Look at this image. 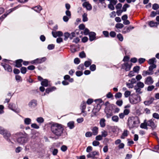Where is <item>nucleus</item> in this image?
Masks as SVG:
<instances>
[{"label":"nucleus","instance_id":"nucleus-44","mask_svg":"<svg viewBox=\"0 0 159 159\" xmlns=\"http://www.w3.org/2000/svg\"><path fill=\"white\" fill-rule=\"evenodd\" d=\"M92 63V61L90 60L89 61H86L84 63V65L86 67H89L91 64Z\"/></svg>","mask_w":159,"mask_h":159},{"label":"nucleus","instance_id":"nucleus-50","mask_svg":"<svg viewBox=\"0 0 159 159\" xmlns=\"http://www.w3.org/2000/svg\"><path fill=\"white\" fill-rule=\"evenodd\" d=\"M102 34L104 35V37L106 38H108L109 37V33L107 31H103L102 32Z\"/></svg>","mask_w":159,"mask_h":159},{"label":"nucleus","instance_id":"nucleus-51","mask_svg":"<svg viewBox=\"0 0 159 159\" xmlns=\"http://www.w3.org/2000/svg\"><path fill=\"white\" fill-rule=\"evenodd\" d=\"M124 95L125 98H128L131 95V92L129 91H126L124 93Z\"/></svg>","mask_w":159,"mask_h":159},{"label":"nucleus","instance_id":"nucleus-27","mask_svg":"<svg viewBox=\"0 0 159 159\" xmlns=\"http://www.w3.org/2000/svg\"><path fill=\"white\" fill-rule=\"evenodd\" d=\"M67 126L70 129H73L75 127L74 122L73 121H70L67 124Z\"/></svg>","mask_w":159,"mask_h":159},{"label":"nucleus","instance_id":"nucleus-55","mask_svg":"<svg viewBox=\"0 0 159 159\" xmlns=\"http://www.w3.org/2000/svg\"><path fill=\"white\" fill-rule=\"evenodd\" d=\"M107 135L108 133L107 131L104 130L102 132L101 136L102 137H105Z\"/></svg>","mask_w":159,"mask_h":159},{"label":"nucleus","instance_id":"nucleus-37","mask_svg":"<svg viewBox=\"0 0 159 159\" xmlns=\"http://www.w3.org/2000/svg\"><path fill=\"white\" fill-rule=\"evenodd\" d=\"M136 86L137 87L141 89L144 87V85L143 82L139 81L137 83V85Z\"/></svg>","mask_w":159,"mask_h":159},{"label":"nucleus","instance_id":"nucleus-6","mask_svg":"<svg viewBox=\"0 0 159 159\" xmlns=\"http://www.w3.org/2000/svg\"><path fill=\"white\" fill-rule=\"evenodd\" d=\"M132 63L125 62L121 65V69L124 70L125 71H129L132 67Z\"/></svg>","mask_w":159,"mask_h":159},{"label":"nucleus","instance_id":"nucleus-32","mask_svg":"<svg viewBox=\"0 0 159 159\" xmlns=\"http://www.w3.org/2000/svg\"><path fill=\"white\" fill-rule=\"evenodd\" d=\"M149 25L151 27H157V23L153 21H151L149 22Z\"/></svg>","mask_w":159,"mask_h":159},{"label":"nucleus","instance_id":"nucleus-24","mask_svg":"<svg viewBox=\"0 0 159 159\" xmlns=\"http://www.w3.org/2000/svg\"><path fill=\"white\" fill-rule=\"evenodd\" d=\"M106 120L105 119L102 118L100 119V120L99 124L100 126L102 128L105 127L106 126Z\"/></svg>","mask_w":159,"mask_h":159},{"label":"nucleus","instance_id":"nucleus-1","mask_svg":"<svg viewBox=\"0 0 159 159\" xmlns=\"http://www.w3.org/2000/svg\"><path fill=\"white\" fill-rule=\"evenodd\" d=\"M52 133L55 136L59 137L63 134L64 131V126L61 124L52 122L50 125Z\"/></svg>","mask_w":159,"mask_h":159},{"label":"nucleus","instance_id":"nucleus-60","mask_svg":"<svg viewBox=\"0 0 159 159\" xmlns=\"http://www.w3.org/2000/svg\"><path fill=\"white\" fill-rule=\"evenodd\" d=\"M108 7L111 10H113L115 9L114 6L110 3L108 5Z\"/></svg>","mask_w":159,"mask_h":159},{"label":"nucleus","instance_id":"nucleus-9","mask_svg":"<svg viewBox=\"0 0 159 159\" xmlns=\"http://www.w3.org/2000/svg\"><path fill=\"white\" fill-rule=\"evenodd\" d=\"M1 65L3 67L5 70L10 72L12 71V68L9 65L6 63H1Z\"/></svg>","mask_w":159,"mask_h":159},{"label":"nucleus","instance_id":"nucleus-63","mask_svg":"<svg viewBox=\"0 0 159 159\" xmlns=\"http://www.w3.org/2000/svg\"><path fill=\"white\" fill-rule=\"evenodd\" d=\"M75 74L77 76L79 77L81 76L83 74V73L82 71H76Z\"/></svg>","mask_w":159,"mask_h":159},{"label":"nucleus","instance_id":"nucleus-4","mask_svg":"<svg viewBox=\"0 0 159 159\" xmlns=\"http://www.w3.org/2000/svg\"><path fill=\"white\" fill-rule=\"evenodd\" d=\"M95 101L97 103V105L95 106L92 111V114L91 115V116L93 117L96 115L97 113L98 112L101 108L100 103L102 102V100L100 99H97L95 100Z\"/></svg>","mask_w":159,"mask_h":159},{"label":"nucleus","instance_id":"nucleus-25","mask_svg":"<svg viewBox=\"0 0 159 159\" xmlns=\"http://www.w3.org/2000/svg\"><path fill=\"white\" fill-rule=\"evenodd\" d=\"M92 133L94 135H97L98 133V128L96 126H94L92 129Z\"/></svg>","mask_w":159,"mask_h":159},{"label":"nucleus","instance_id":"nucleus-59","mask_svg":"<svg viewBox=\"0 0 159 159\" xmlns=\"http://www.w3.org/2000/svg\"><path fill=\"white\" fill-rule=\"evenodd\" d=\"M154 86L152 85L148 86L147 88V91H151L154 88Z\"/></svg>","mask_w":159,"mask_h":159},{"label":"nucleus","instance_id":"nucleus-15","mask_svg":"<svg viewBox=\"0 0 159 159\" xmlns=\"http://www.w3.org/2000/svg\"><path fill=\"white\" fill-rule=\"evenodd\" d=\"M134 27L131 26H130L129 27L125 26L124 28L122 31V33L124 34L129 33L130 30L134 29Z\"/></svg>","mask_w":159,"mask_h":159},{"label":"nucleus","instance_id":"nucleus-54","mask_svg":"<svg viewBox=\"0 0 159 159\" xmlns=\"http://www.w3.org/2000/svg\"><path fill=\"white\" fill-rule=\"evenodd\" d=\"M77 69L80 70H83L84 69V65L83 64H80L78 66Z\"/></svg>","mask_w":159,"mask_h":159},{"label":"nucleus","instance_id":"nucleus-7","mask_svg":"<svg viewBox=\"0 0 159 159\" xmlns=\"http://www.w3.org/2000/svg\"><path fill=\"white\" fill-rule=\"evenodd\" d=\"M47 60L45 57H44L40 58H38L32 61L30 63L32 64H37L42 63Z\"/></svg>","mask_w":159,"mask_h":159},{"label":"nucleus","instance_id":"nucleus-5","mask_svg":"<svg viewBox=\"0 0 159 159\" xmlns=\"http://www.w3.org/2000/svg\"><path fill=\"white\" fill-rule=\"evenodd\" d=\"M129 102L132 104H136L141 101L140 96L135 94H132L129 97Z\"/></svg>","mask_w":159,"mask_h":159},{"label":"nucleus","instance_id":"nucleus-46","mask_svg":"<svg viewBox=\"0 0 159 159\" xmlns=\"http://www.w3.org/2000/svg\"><path fill=\"white\" fill-rule=\"evenodd\" d=\"M112 120L113 121L115 122H117L119 120V117L117 116H114L111 118Z\"/></svg>","mask_w":159,"mask_h":159},{"label":"nucleus","instance_id":"nucleus-36","mask_svg":"<svg viewBox=\"0 0 159 159\" xmlns=\"http://www.w3.org/2000/svg\"><path fill=\"white\" fill-rule=\"evenodd\" d=\"M31 120L30 118H27L24 119V123L26 125H29L31 123Z\"/></svg>","mask_w":159,"mask_h":159},{"label":"nucleus","instance_id":"nucleus-61","mask_svg":"<svg viewBox=\"0 0 159 159\" xmlns=\"http://www.w3.org/2000/svg\"><path fill=\"white\" fill-rule=\"evenodd\" d=\"M145 61V59L143 58H141L138 59V61L140 64H142Z\"/></svg>","mask_w":159,"mask_h":159},{"label":"nucleus","instance_id":"nucleus-58","mask_svg":"<svg viewBox=\"0 0 159 159\" xmlns=\"http://www.w3.org/2000/svg\"><path fill=\"white\" fill-rule=\"evenodd\" d=\"M90 33L88 29L85 28L84 29V35H89Z\"/></svg>","mask_w":159,"mask_h":159},{"label":"nucleus","instance_id":"nucleus-41","mask_svg":"<svg viewBox=\"0 0 159 159\" xmlns=\"http://www.w3.org/2000/svg\"><path fill=\"white\" fill-rule=\"evenodd\" d=\"M15 79L17 82H21L22 80V79L20 75H16Z\"/></svg>","mask_w":159,"mask_h":159},{"label":"nucleus","instance_id":"nucleus-57","mask_svg":"<svg viewBox=\"0 0 159 159\" xmlns=\"http://www.w3.org/2000/svg\"><path fill=\"white\" fill-rule=\"evenodd\" d=\"M153 117L157 119H159V114L157 113H154L152 115Z\"/></svg>","mask_w":159,"mask_h":159},{"label":"nucleus","instance_id":"nucleus-17","mask_svg":"<svg viewBox=\"0 0 159 159\" xmlns=\"http://www.w3.org/2000/svg\"><path fill=\"white\" fill-rule=\"evenodd\" d=\"M8 107L9 109L16 113H18L19 111V110L17 111V110L15 109L16 104L14 103H10L8 104Z\"/></svg>","mask_w":159,"mask_h":159},{"label":"nucleus","instance_id":"nucleus-19","mask_svg":"<svg viewBox=\"0 0 159 159\" xmlns=\"http://www.w3.org/2000/svg\"><path fill=\"white\" fill-rule=\"evenodd\" d=\"M23 60L21 59H19L16 61V65L15 66L17 68H20L22 66V63L23 62Z\"/></svg>","mask_w":159,"mask_h":159},{"label":"nucleus","instance_id":"nucleus-62","mask_svg":"<svg viewBox=\"0 0 159 159\" xmlns=\"http://www.w3.org/2000/svg\"><path fill=\"white\" fill-rule=\"evenodd\" d=\"M122 96V93L120 92L116 93L115 95V97L116 98H120Z\"/></svg>","mask_w":159,"mask_h":159},{"label":"nucleus","instance_id":"nucleus-45","mask_svg":"<svg viewBox=\"0 0 159 159\" xmlns=\"http://www.w3.org/2000/svg\"><path fill=\"white\" fill-rule=\"evenodd\" d=\"M124 26V25L121 23H117L115 25V27L118 29H121L123 28Z\"/></svg>","mask_w":159,"mask_h":159},{"label":"nucleus","instance_id":"nucleus-42","mask_svg":"<svg viewBox=\"0 0 159 159\" xmlns=\"http://www.w3.org/2000/svg\"><path fill=\"white\" fill-rule=\"evenodd\" d=\"M130 7V5L127 4H124L122 8V11H126L127 10V8L129 7Z\"/></svg>","mask_w":159,"mask_h":159},{"label":"nucleus","instance_id":"nucleus-10","mask_svg":"<svg viewBox=\"0 0 159 159\" xmlns=\"http://www.w3.org/2000/svg\"><path fill=\"white\" fill-rule=\"evenodd\" d=\"M37 104V101L36 100L33 99L31 100L29 103V107L31 109L34 108Z\"/></svg>","mask_w":159,"mask_h":159},{"label":"nucleus","instance_id":"nucleus-3","mask_svg":"<svg viewBox=\"0 0 159 159\" xmlns=\"http://www.w3.org/2000/svg\"><path fill=\"white\" fill-rule=\"evenodd\" d=\"M140 123L139 118L138 117H129L128 120V125L129 129L137 127Z\"/></svg>","mask_w":159,"mask_h":159},{"label":"nucleus","instance_id":"nucleus-29","mask_svg":"<svg viewBox=\"0 0 159 159\" xmlns=\"http://www.w3.org/2000/svg\"><path fill=\"white\" fill-rule=\"evenodd\" d=\"M41 84L44 87H47L48 85V81L47 79H45L41 81Z\"/></svg>","mask_w":159,"mask_h":159},{"label":"nucleus","instance_id":"nucleus-47","mask_svg":"<svg viewBox=\"0 0 159 159\" xmlns=\"http://www.w3.org/2000/svg\"><path fill=\"white\" fill-rule=\"evenodd\" d=\"M37 122L40 124L43 122L44 120V119L42 117H38L36 119Z\"/></svg>","mask_w":159,"mask_h":159},{"label":"nucleus","instance_id":"nucleus-40","mask_svg":"<svg viewBox=\"0 0 159 159\" xmlns=\"http://www.w3.org/2000/svg\"><path fill=\"white\" fill-rule=\"evenodd\" d=\"M140 67L139 66H136L133 68V71L136 73H138L140 70Z\"/></svg>","mask_w":159,"mask_h":159},{"label":"nucleus","instance_id":"nucleus-30","mask_svg":"<svg viewBox=\"0 0 159 159\" xmlns=\"http://www.w3.org/2000/svg\"><path fill=\"white\" fill-rule=\"evenodd\" d=\"M128 135V131L127 130H125L122 133V134L120 137L121 139H124L125 137H126Z\"/></svg>","mask_w":159,"mask_h":159},{"label":"nucleus","instance_id":"nucleus-39","mask_svg":"<svg viewBox=\"0 0 159 159\" xmlns=\"http://www.w3.org/2000/svg\"><path fill=\"white\" fill-rule=\"evenodd\" d=\"M87 14L84 13L82 15L83 21L84 22L87 21L88 20V18L87 17Z\"/></svg>","mask_w":159,"mask_h":159},{"label":"nucleus","instance_id":"nucleus-14","mask_svg":"<svg viewBox=\"0 0 159 159\" xmlns=\"http://www.w3.org/2000/svg\"><path fill=\"white\" fill-rule=\"evenodd\" d=\"M52 34L54 38H56L57 37H61L63 36V33L61 31H57L54 32L52 31Z\"/></svg>","mask_w":159,"mask_h":159},{"label":"nucleus","instance_id":"nucleus-20","mask_svg":"<svg viewBox=\"0 0 159 159\" xmlns=\"http://www.w3.org/2000/svg\"><path fill=\"white\" fill-rule=\"evenodd\" d=\"M98 152L96 151H93L92 152L90 153H89L87 155V157L88 158H91L92 159L94 158V156L96 155H98Z\"/></svg>","mask_w":159,"mask_h":159},{"label":"nucleus","instance_id":"nucleus-34","mask_svg":"<svg viewBox=\"0 0 159 159\" xmlns=\"http://www.w3.org/2000/svg\"><path fill=\"white\" fill-rule=\"evenodd\" d=\"M157 66L156 64H153L150 66L148 68V70L149 71H152L153 73V69L156 68Z\"/></svg>","mask_w":159,"mask_h":159},{"label":"nucleus","instance_id":"nucleus-49","mask_svg":"<svg viewBox=\"0 0 159 159\" xmlns=\"http://www.w3.org/2000/svg\"><path fill=\"white\" fill-rule=\"evenodd\" d=\"M20 69L21 72L23 74H25L26 71L27 69L26 67H21Z\"/></svg>","mask_w":159,"mask_h":159},{"label":"nucleus","instance_id":"nucleus-16","mask_svg":"<svg viewBox=\"0 0 159 159\" xmlns=\"http://www.w3.org/2000/svg\"><path fill=\"white\" fill-rule=\"evenodd\" d=\"M82 6L83 7L86 8L88 10L90 11L92 9L91 5L87 2H85L83 3Z\"/></svg>","mask_w":159,"mask_h":159},{"label":"nucleus","instance_id":"nucleus-28","mask_svg":"<svg viewBox=\"0 0 159 159\" xmlns=\"http://www.w3.org/2000/svg\"><path fill=\"white\" fill-rule=\"evenodd\" d=\"M34 11L37 12H39L42 10V7L40 6H37L32 8Z\"/></svg>","mask_w":159,"mask_h":159},{"label":"nucleus","instance_id":"nucleus-38","mask_svg":"<svg viewBox=\"0 0 159 159\" xmlns=\"http://www.w3.org/2000/svg\"><path fill=\"white\" fill-rule=\"evenodd\" d=\"M18 7V6H16L15 7L13 8H12L9 9L7 11V12L6 14H7V15L10 14L13 11L16 10Z\"/></svg>","mask_w":159,"mask_h":159},{"label":"nucleus","instance_id":"nucleus-52","mask_svg":"<svg viewBox=\"0 0 159 159\" xmlns=\"http://www.w3.org/2000/svg\"><path fill=\"white\" fill-rule=\"evenodd\" d=\"M152 8L154 10H157L159 8V5L155 3L153 5Z\"/></svg>","mask_w":159,"mask_h":159},{"label":"nucleus","instance_id":"nucleus-43","mask_svg":"<svg viewBox=\"0 0 159 159\" xmlns=\"http://www.w3.org/2000/svg\"><path fill=\"white\" fill-rule=\"evenodd\" d=\"M117 37L118 39L121 42L123 40V37L122 35L120 33L117 34Z\"/></svg>","mask_w":159,"mask_h":159},{"label":"nucleus","instance_id":"nucleus-13","mask_svg":"<svg viewBox=\"0 0 159 159\" xmlns=\"http://www.w3.org/2000/svg\"><path fill=\"white\" fill-rule=\"evenodd\" d=\"M147 122L148 126L151 127L153 129L156 127V125L152 119L148 120Z\"/></svg>","mask_w":159,"mask_h":159},{"label":"nucleus","instance_id":"nucleus-53","mask_svg":"<svg viewBox=\"0 0 159 159\" xmlns=\"http://www.w3.org/2000/svg\"><path fill=\"white\" fill-rule=\"evenodd\" d=\"M79 57L81 58H84L85 57L86 54L84 51H82L79 54Z\"/></svg>","mask_w":159,"mask_h":159},{"label":"nucleus","instance_id":"nucleus-22","mask_svg":"<svg viewBox=\"0 0 159 159\" xmlns=\"http://www.w3.org/2000/svg\"><path fill=\"white\" fill-rule=\"evenodd\" d=\"M154 100V98L153 97H151L149 100L145 101L144 103L146 105H149L151 104Z\"/></svg>","mask_w":159,"mask_h":159},{"label":"nucleus","instance_id":"nucleus-8","mask_svg":"<svg viewBox=\"0 0 159 159\" xmlns=\"http://www.w3.org/2000/svg\"><path fill=\"white\" fill-rule=\"evenodd\" d=\"M63 36L64 37V40L66 41L68 38L72 39L75 36V34L74 32H72L70 34L68 32H65L64 33Z\"/></svg>","mask_w":159,"mask_h":159},{"label":"nucleus","instance_id":"nucleus-64","mask_svg":"<svg viewBox=\"0 0 159 159\" xmlns=\"http://www.w3.org/2000/svg\"><path fill=\"white\" fill-rule=\"evenodd\" d=\"M22 148L20 147H17L15 150V152L17 153H18L21 152Z\"/></svg>","mask_w":159,"mask_h":159},{"label":"nucleus","instance_id":"nucleus-56","mask_svg":"<svg viewBox=\"0 0 159 159\" xmlns=\"http://www.w3.org/2000/svg\"><path fill=\"white\" fill-rule=\"evenodd\" d=\"M55 48V45L53 44H50L48 45V49L49 50H52L54 49Z\"/></svg>","mask_w":159,"mask_h":159},{"label":"nucleus","instance_id":"nucleus-11","mask_svg":"<svg viewBox=\"0 0 159 159\" xmlns=\"http://www.w3.org/2000/svg\"><path fill=\"white\" fill-rule=\"evenodd\" d=\"M154 82L153 79L151 76H149L145 78L144 83L147 85L152 84Z\"/></svg>","mask_w":159,"mask_h":159},{"label":"nucleus","instance_id":"nucleus-2","mask_svg":"<svg viewBox=\"0 0 159 159\" xmlns=\"http://www.w3.org/2000/svg\"><path fill=\"white\" fill-rule=\"evenodd\" d=\"M15 135L17 142L21 145H24L28 141V135L25 132L17 133Z\"/></svg>","mask_w":159,"mask_h":159},{"label":"nucleus","instance_id":"nucleus-12","mask_svg":"<svg viewBox=\"0 0 159 159\" xmlns=\"http://www.w3.org/2000/svg\"><path fill=\"white\" fill-rule=\"evenodd\" d=\"M3 134H2V135H3L4 138L8 142H11L10 139L11 134L9 132L6 130Z\"/></svg>","mask_w":159,"mask_h":159},{"label":"nucleus","instance_id":"nucleus-33","mask_svg":"<svg viewBox=\"0 0 159 159\" xmlns=\"http://www.w3.org/2000/svg\"><path fill=\"white\" fill-rule=\"evenodd\" d=\"M146 120H144V122L143 123H142L140 126V127L141 128L144 129H147V122L145 121Z\"/></svg>","mask_w":159,"mask_h":159},{"label":"nucleus","instance_id":"nucleus-18","mask_svg":"<svg viewBox=\"0 0 159 159\" xmlns=\"http://www.w3.org/2000/svg\"><path fill=\"white\" fill-rule=\"evenodd\" d=\"M89 35V40L90 41H92L96 39V34L95 32H91Z\"/></svg>","mask_w":159,"mask_h":159},{"label":"nucleus","instance_id":"nucleus-31","mask_svg":"<svg viewBox=\"0 0 159 159\" xmlns=\"http://www.w3.org/2000/svg\"><path fill=\"white\" fill-rule=\"evenodd\" d=\"M134 89L136 91V93H137V95L139 94L142 93V92L141 91V88L135 86Z\"/></svg>","mask_w":159,"mask_h":159},{"label":"nucleus","instance_id":"nucleus-26","mask_svg":"<svg viewBox=\"0 0 159 159\" xmlns=\"http://www.w3.org/2000/svg\"><path fill=\"white\" fill-rule=\"evenodd\" d=\"M153 74V73L152 71H149L148 70H143L142 73V75L143 76L145 77L147 75H152Z\"/></svg>","mask_w":159,"mask_h":159},{"label":"nucleus","instance_id":"nucleus-21","mask_svg":"<svg viewBox=\"0 0 159 159\" xmlns=\"http://www.w3.org/2000/svg\"><path fill=\"white\" fill-rule=\"evenodd\" d=\"M115 108V106L113 104L109 105L108 106L106 107L105 110V112H107V111L108 112H109L110 111H111Z\"/></svg>","mask_w":159,"mask_h":159},{"label":"nucleus","instance_id":"nucleus-23","mask_svg":"<svg viewBox=\"0 0 159 159\" xmlns=\"http://www.w3.org/2000/svg\"><path fill=\"white\" fill-rule=\"evenodd\" d=\"M86 108V103L84 101H83L80 105V109L81 110V113H84V110Z\"/></svg>","mask_w":159,"mask_h":159},{"label":"nucleus","instance_id":"nucleus-48","mask_svg":"<svg viewBox=\"0 0 159 159\" xmlns=\"http://www.w3.org/2000/svg\"><path fill=\"white\" fill-rule=\"evenodd\" d=\"M109 35L111 37L114 38L116 37V33L114 31H111L110 32Z\"/></svg>","mask_w":159,"mask_h":159},{"label":"nucleus","instance_id":"nucleus-35","mask_svg":"<svg viewBox=\"0 0 159 159\" xmlns=\"http://www.w3.org/2000/svg\"><path fill=\"white\" fill-rule=\"evenodd\" d=\"M156 62V59L155 58L153 57L152 58L150 59L148 61V63L150 65H153V64H154V63L155 62Z\"/></svg>","mask_w":159,"mask_h":159}]
</instances>
